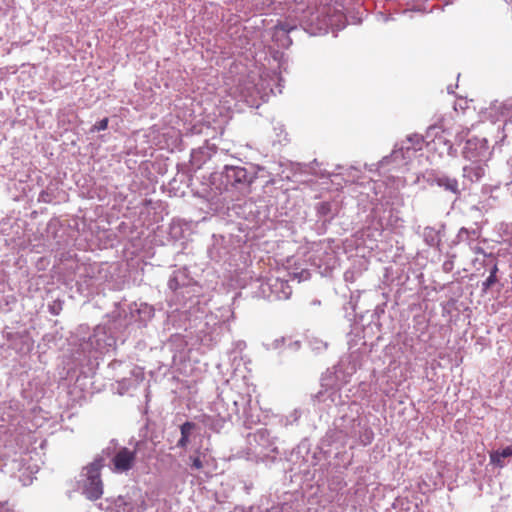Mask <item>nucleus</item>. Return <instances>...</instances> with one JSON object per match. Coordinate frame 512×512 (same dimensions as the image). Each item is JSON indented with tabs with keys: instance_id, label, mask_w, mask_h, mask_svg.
<instances>
[{
	"instance_id": "nucleus-1",
	"label": "nucleus",
	"mask_w": 512,
	"mask_h": 512,
	"mask_svg": "<svg viewBox=\"0 0 512 512\" xmlns=\"http://www.w3.org/2000/svg\"><path fill=\"white\" fill-rule=\"evenodd\" d=\"M87 479L83 485V494L89 500H98L103 495V484L99 465L92 463L86 467Z\"/></svg>"
},
{
	"instance_id": "nucleus-2",
	"label": "nucleus",
	"mask_w": 512,
	"mask_h": 512,
	"mask_svg": "<svg viewBox=\"0 0 512 512\" xmlns=\"http://www.w3.org/2000/svg\"><path fill=\"white\" fill-rule=\"evenodd\" d=\"M225 178L232 186L251 185L254 176L248 173L247 169L239 166H225Z\"/></svg>"
},
{
	"instance_id": "nucleus-3",
	"label": "nucleus",
	"mask_w": 512,
	"mask_h": 512,
	"mask_svg": "<svg viewBox=\"0 0 512 512\" xmlns=\"http://www.w3.org/2000/svg\"><path fill=\"white\" fill-rule=\"evenodd\" d=\"M136 460V452L128 448H121L113 457L112 462L114 470L117 472H125L130 470Z\"/></svg>"
},
{
	"instance_id": "nucleus-4",
	"label": "nucleus",
	"mask_w": 512,
	"mask_h": 512,
	"mask_svg": "<svg viewBox=\"0 0 512 512\" xmlns=\"http://www.w3.org/2000/svg\"><path fill=\"white\" fill-rule=\"evenodd\" d=\"M435 183L455 195H460V189L457 179L448 176H440L435 178Z\"/></svg>"
},
{
	"instance_id": "nucleus-5",
	"label": "nucleus",
	"mask_w": 512,
	"mask_h": 512,
	"mask_svg": "<svg viewBox=\"0 0 512 512\" xmlns=\"http://www.w3.org/2000/svg\"><path fill=\"white\" fill-rule=\"evenodd\" d=\"M463 171L464 176L469 178L471 181H479L485 174L484 167L479 164L466 166Z\"/></svg>"
},
{
	"instance_id": "nucleus-6",
	"label": "nucleus",
	"mask_w": 512,
	"mask_h": 512,
	"mask_svg": "<svg viewBox=\"0 0 512 512\" xmlns=\"http://www.w3.org/2000/svg\"><path fill=\"white\" fill-rule=\"evenodd\" d=\"M194 427H195V424L192 422H189V421H187L181 425V427H180L181 437L177 443L178 447L184 448L187 446V444L189 442L190 432Z\"/></svg>"
},
{
	"instance_id": "nucleus-7",
	"label": "nucleus",
	"mask_w": 512,
	"mask_h": 512,
	"mask_svg": "<svg viewBox=\"0 0 512 512\" xmlns=\"http://www.w3.org/2000/svg\"><path fill=\"white\" fill-rule=\"evenodd\" d=\"M490 464L502 468L504 467V461L501 455L499 454V450L490 452Z\"/></svg>"
},
{
	"instance_id": "nucleus-8",
	"label": "nucleus",
	"mask_w": 512,
	"mask_h": 512,
	"mask_svg": "<svg viewBox=\"0 0 512 512\" xmlns=\"http://www.w3.org/2000/svg\"><path fill=\"white\" fill-rule=\"evenodd\" d=\"M497 281V276L489 275L488 278L482 283V292L486 293Z\"/></svg>"
},
{
	"instance_id": "nucleus-9",
	"label": "nucleus",
	"mask_w": 512,
	"mask_h": 512,
	"mask_svg": "<svg viewBox=\"0 0 512 512\" xmlns=\"http://www.w3.org/2000/svg\"><path fill=\"white\" fill-rule=\"evenodd\" d=\"M191 466L195 470H201L204 467V463L200 456H190Z\"/></svg>"
},
{
	"instance_id": "nucleus-10",
	"label": "nucleus",
	"mask_w": 512,
	"mask_h": 512,
	"mask_svg": "<svg viewBox=\"0 0 512 512\" xmlns=\"http://www.w3.org/2000/svg\"><path fill=\"white\" fill-rule=\"evenodd\" d=\"M108 118H104L102 120H100L99 122H97L93 127H92V131H102V130H106L107 127H108Z\"/></svg>"
},
{
	"instance_id": "nucleus-11",
	"label": "nucleus",
	"mask_w": 512,
	"mask_h": 512,
	"mask_svg": "<svg viewBox=\"0 0 512 512\" xmlns=\"http://www.w3.org/2000/svg\"><path fill=\"white\" fill-rule=\"evenodd\" d=\"M499 454L501 455L502 458L511 457L512 456V445L507 446L504 449H502L501 451H499Z\"/></svg>"
},
{
	"instance_id": "nucleus-12",
	"label": "nucleus",
	"mask_w": 512,
	"mask_h": 512,
	"mask_svg": "<svg viewBox=\"0 0 512 512\" xmlns=\"http://www.w3.org/2000/svg\"><path fill=\"white\" fill-rule=\"evenodd\" d=\"M453 267H454V263H453V261H452V260L445 261V262L443 263V265H442V269H443V271H444V272H446V273L451 272V271H452V269H453Z\"/></svg>"
},
{
	"instance_id": "nucleus-13",
	"label": "nucleus",
	"mask_w": 512,
	"mask_h": 512,
	"mask_svg": "<svg viewBox=\"0 0 512 512\" xmlns=\"http://www.w3.org/2000/svg\"><path fill=\"white\" fill-rule=\"evenodd\" d=\"M497 272H498V266H497V264H494V266L490 270V275H495L496 276Z\"/></svg>"
},
{
	"instance_id": "nucleus-14",
	"label": "nucleus",
	"mask_w": 512,
	"mask_h": 512,
	"mask_svg": "<svg viewBox=\"0 0 512 512\" xmlns=\"http://www.w3.org/2000/svg\"><path fill=\"white\" fill-rule=\"evenodd\" d=\"M464 156H465V158H467V159H471V158H472V156L470 155V153H469V151H468V150H465V151H464Z\"/></svg>"
},
{
	"instance_id": "nucleus-15",
	"label": "nucleus",
	"mask_w": 512,
	"mask_h": 512,
	"mask_svg": "<svg viewBox=\"0 0 512 512\" xmlns=\"http://www.w3.org/2000/svg\"><path fill=\"white\" fill-rule=\"evenodd\" d=\"M281 29H282V30H284V31H286V32H289V31H290V29H289V28H287L285 25H282V26H281Z\"/></svg>"
},
{
	"instance_id": "nucleus-16",
	"label": "nucleus",
	"mask_w": 512,
	"mask_h": 512,
	"mask_svg": "<svg viewBox=\"0 0 512 512\" xmlns=\"http://www.w3.org/2000/svg\"><path fill=\"white\" fill-rule=\"evenodd\" d=\"M462 233H468V231H467L465 228H462V229L460 230V235H461Z\"/></svg>"
}]
</instances>
